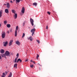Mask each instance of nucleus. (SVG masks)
<instances>
[{
  "mask_svg": "<svg viewBox=\"0 0 77 77\" xmlns=\"http://www.w3.org/2000/svg\"><path fill=\"white\" fill-rule=\"evenodd\" d=\"M6 37V32L4 31H3L2 33V37L4 39Z\"/></svg>",
  "mask_w": 77,
  "mask_h": 77,
  "instance_id": "nucleus-1",
  "label": "nucleus"
},
{
  "mask_svg": "<svg viewBox=\"0 0 77 77\" xmlns=\"http://www.w3.org/2000/svg\"><path fill=\"white\" fill-rule=\"evenodd\" d=\"M18 26H17L16 28V30L15 32V36L17 37V31H18Z\"/></svg>",
  "mask_w": 77,
  "mask_h": 77,
  "instance_id": "nucleus-2",
  "label": "nucleus"
},
{
  "mask_svg": "<svg viewBox=\"0 0 77 77\" xmlns=\"http://www.w3.org/2000/svg\"><path fill=\"white\" fill-rule=\"evenodd\" d=\"M30 22L32 26H33L34 25L33 23H34V20L32 18L30 19Z\"/></svg>",
  "mask_w": 77,
  "mask_h": 77,
  "instance_id": "nucleus-3",
  "label": "nucleus"
},
{
  "mask_svg": "<svg viewBox=\"0 0 77 77\" xmlns=\"http://www.w3.org/2000/svg\"><path fill=\"white\" fill-rule=\"evenodd\" d=\"M10 54V53H9V51H6L5 53V54L6 56H9V55Z\"/></svg>",
  "mask_w": 77,
  "mask_h": 77,
  "instance_id": "nucleus-4",
  "label": "nucleus"
},
{
  "mask_svg": "<svg viewBox=\"0 0 77 77\" xmlns=\"http://www.w3.org/2000/svg\"><path fill=\"white\" fill-rule=\"evenodd\" d=\"M3 43L4 44V47H6V45H7V44H8V42H3Z\"/></svg>",
  "mask_w": 77,
  "mask_h": 77,
  "instance_id": "nucleus-5",
  "label": "nucleus"
},
{
  "mask_svg": "<svg viewBox=\"0 0 77 77\" xmlns=\"http://www.w3.org/2000/svg\"><path fill=\"white\" fill-rule=\"evenodd\" d=\"M25 11V8H24V7H23L21 10V12L22 13L24 14V13Z\"/></svg>",
  "mask_w": 77,
  "mask_h": 77,
  "instance_id": "nucleus-6",
  "label": "nucleus"
},
{
  "mask_svg": "<svg viewBox=\"0 0 77 77\" xmlns=\"http://www.w3.org/2000/svg\"><path fill=\"white\" fill-rule=\"evenodd\" d=\"M35 30L36 29L35 28H34L33 29H32L31 30V32H32V33H35Z\"/></svg>",
  "mask_w": 77,
  "mask_h": 77,
  "instance_id": "nucleus-7",
  "label": "nucleus"
},
{
  "mask_svg": "<svg viewBox=\"0 0 77 77\" xmlns=\"http://www.w3.org/2000/svg\"><path fill=\"white\" fill-rule=\"evenodd\" d=\"M13 42V40H11L9 43V46H11L12 45V43Z\"/></svg>",
  "mask_w": 77,
  "mask_h": 77,
  "instance_id": "nucleus-8",
  "label": "nucleus"
},
{
  "mask_svg": "<svg viewBox=\"0 0 77 77\" xmlns=\"http://www.w3.org/2000/svg\"><path fill=\"white\" fill-rule=\"evenodd\" d=\"M7 7L8 9H9L10 8V4H9V3H8L7 4Z\"/></svg>",
  "mask_w": 77,
  "mask_h": 77,
  "instance_id": "nucleus-9",
  "label": "nucleus"
},
{
  "mask_svg": "<svg viewBox=\"0 0 77 77\" xmlns=\"http://www.w3.org/2000/svg\"><path fill=\"white\" fill-rule=\"evenodd\" d=\"M5 13H6V14H8V13H9V10H8V9H5Z\"/></svg>",
  "mask_w": 77,
  "mask_h": 77,
  "instance_id": "nucleus-10",
  "label": "nucleus"
},
{
  "mask_svg": "<svg viewBox=\"0 0 77 77\" xmlns=\"http://www.w3.org/2000/svg\"><path fill=\"white\" fill-rule=\"evenodd\" d=\"M2 14H3V11L1 10L0 11V18L2 17Z\"/></svg>",
  "mask_w": 77,
  "mask_h": 77,
  "instance_id": "nucleus-11",
  "label": "nucleus"
},
{
  "mask_svg": "<svg viewBox=\"0 0 77 77\" xmlns=\"http://www.w3.org/2000/svg\"><path fill=\"white\" fill-rule=\"evenodd\" d=\"M14 14L15 15L13 16V17L14 18H15V19H16L17 18V14L15 13Z\"/></svg>",
  "mask_w": 77,
  "mask_h": 77,
  "instance_id": "nucleus-12",
  "label": "nucleus"
},
{
  "mask_svg": "<svg viewBox=\"0 0 77 77\" xmlns=\"http://www.w3.org/2000/svg\"><path fill=\"white\" fill-rule=\"evenodd\" d=\"M1 55L2 57H5V59H6V55H5V54H1Z\"/></svg>",
  "mask_w": 77,
  "mask_h": 77,
  "instance_id": "nucleus-13",
  "label": "nucleus"
},
{
  "mask_svg": "<svg viewBox=\"0 0 77 77\" xmlns=\"http://www.w3.org/2000/svg\"><path fill=\"white\" fill-rule=\"evenodd\" d=\"M19 61H20V63H21V62H22V60H21V59H20V58L19 59H18L17 61V63H18V62H19Z\"/></svg>",
  "mask_w": 77,
  "mask_h": 77,
  "instance_id": "nucleus-14",
  "label": "nucleus"
},
{
  "mask_svg": "<svg viewBox=\"0 0 77 77\" xmlns=\"http://www.w3.org/2000/svg\"><path fill=\"white\" fill-rule=\"evenodd\" d=\"M0 52L1 53H5V51L3 49H1L0 50Z\"/></svg>",
  "mask_w": 77,
  "mask_h": 77,
  "instance_id": "nucleus-15",
  "label": "nucleus"
},
{
  "mask_svg": "<svg viewBox=\"0 0 77 77\" xmlns=\"http://www.w3.org/2000/svg\"><path fill=\"white\" fill-rule=\"evenodd\" d=\"M16 44H17V45H20V43L18 41H17L16 42Z\"/></svg>",
  "mask_w": 77,
  "mask_h": 77,
  "instance_id": "nucleus-16",
  "label": "nucleus"
},
{
  "mask_svg": "<svg viewBox=\"0 0 77 77\" xmlns=\"http://www.w3.org/2000/svg\"><path fill=\"white\" fill-rule=\"evenodd\" d=\"M12 72H10V74L8 75V77H12Z\"/></svg>",
  "mask_w": 77,
  "mask_h": 77,
  "instance_id": "nucleus-17",
  "label": "nucleus"
},
{
  "mask_svg": "<svg viewBox=\"0 0 77 77\" xmlns=\"http://www.w3.org/2000/svg\"><path fill=\"white\" fill-rule=\"evenodd\" d=\"M33 6H37V3L36 2H34L33 3Z\"/></svg>",
  "mask_w": 77,
  "mask_h": 77,
  "instance_id": "nucleus-18",
  "label": "nucleus"
},
{
  "mask_svg": "<svg viewBox=\"0 0 77 77\" xmlns=\"http://www.w3.org/2000/svg\"><path fill=\"white\" fill-rule=\"evenodd\" d=\"M11 12H13V13H14V14H15L16 12V11H15L14 10H11Z\"/></svg>",
  "mask_w": 77,
  "mask_h": 77,
  "instance_id": "nucleus-19",
  "label": "nucleus"
},
{
  "mask_svg": "<svg viewBox=\"0 0 77 77\" xmlns=\"http://www.w3.org/2000/svg\"><path fill=\"white\" fill-rule=\"evenodd\" d=\"M7 26L8 28L11 27V25L10 24H8L7 25Z\"/></svg>",
  "mask_w": 77,
  "mask_h": 77,
  "instance_id": "nucleus-20",
  "label": "nucleus"
},
{
  "mask_svg": "<svg viewBox=\"0 0 77 77\" xmlns=\"http://www.w3.org/2000/svg\"><path fill=\"white\" fill-rule=\"evenodd\" d=\"M16 3L17 4V3H20V0H16Z\"/></svg>",
  "mask_w": 77,
  "mask_h": 77,
  "instance_id": "nucleus-21",
  "label": "nucleus"
},
{
  "mask_svg": "<svg viewBox=\"0 0 77 77\" xmlns=\"http://www.w3.org/2000/svg\"><path fill=\"white\" fill-rule=\"evenodd\" d=\"M14 67H16V68H17V64L15 63L14 66Z\"/></svg>",
  "mask_w": 77,
  "mask_h": 77,
  "instance_id": "nucleus-22",
  "label": "nucleus"
},
{
  "mask_svg": "<svg viewBox=\"0 0 77 77\" xmlns=\"http://www.w3.org/2000/svg\"><path fill=\"white\" fill-rule=\"evenodd\" d=\"M29 39L31 41H32V36L29 37Z\"/></svg>",
  "mask_w": 77,
  "mask_h": 77,
  "instance_id": "nucleus-23",
  "label": "nucleus"
},
{
  "mask_svg": "<svg viewBox=\"0 0 77 77\" xmlns=\"http://www.w3.org/2000/svg\"><path fill=\"white\" fill-rule=\"evenodd\" d=\"M37 56L36 57V59L37 60H38V57H39V55L38 54H37Z\"/></svg>",
  "mask_w": 77,
  "mask_h": 77,
  "instance_id": "nucleus-24",
  "label": "nucleus"
},
{
  "mask_svg": "<svg viewBox=\"0 0 77 77\" xmlns=\"http://www.w3.org/2000/svg\"><path fill=\"white\" fill-rule=\"evenodd\" d=\"M36 41H37V42L38 44H39L40 43V42L39 40L37 39L36 40Z\"/></svg>",
  "mask_w": 77,
  "mask_h": 77,
  "instance_id": "nucleus-25",
  "label": "nucleus"
},
{
  "mask_svg": "<svg viewBox=\"0 0 77 77\" xmlns=\"http://www.w3.org/2000/svg\"><path fill=\"white\" fill-rule=\"evenodd\" d=\"M4 24L6 25V24H7V22H6V21H4Z\"/></svg>",
  "mask_w": 77,
  "mask_h": 77,
  "instance_id": "nucleus-26",
  "label": "nucleus"
},
{
  "mask_svg": "<svg viewBox=\"0 0 77 77\" xmlns=\"http://www.w3.org/2000/svg\"><path fill=\"white\" fill-rule=\"evenodd\" d=\"M18 58H17V57L15 59V63H17V59Z\"/></svg>",
  "mask_w": 77,
  "mask_h": 77,
  "instance_id": "nucleus-27",
  "label": "nucleus"
},
{
  "mask_svg": "<svg viewBox=\"0 0 77 77\" xmlns=\"http://www.w3.org/2000/svg\"><path fill=\"white\" fill-rule=\"evenodd\" d=\"M25 36V33H23V35L22 36V38H24V37Z\"/></svg>",
  "mask_w": 77,
  "mask_h": 77,
  "instance_id": "nucleus-28",
  "label": "nucleus"
},
{
  "mask_svg": "<svg viewBox=\"0 0 77 77\" xmlns=\"http://www.w3.org/2000/svg\"><path fill=\"white\" fill-rule=\"evenodd\" d=\"M25 23H26V22L24 21L23 24V26H24V25H25Z\"/></svg>",
  "mask_w": 77,
  "mask_h": 77,
  "instance_id": "nucleus-29",
  "label": "nucleus"
},
{
  "mask_svg": "<svg viewBox=\"0 0 77 77\" xmlns=\"http://www.w3.org/2000/svg\"><path fill=\"white\" fill-rule=\"evenodd\" d=\"M30 66L31 67V68H33V65H30Z\"/></svg>",
  "mask_w": 77,
  "mask_h": 77,
  "instance_id": "nucleus-30",
  "label": "nucleus"
},
{
  "mask_svg": "<svg viewBox=\"0 0 77 77\" xmlns=\"http://www.w3.org/2000/svg\"><path fill=\"white\" fill-rule=\"evenodd\" d=\"M3 75H4V76H6V74H5V73H3Z\"/></svg>",
  "mask_w": 77,
  "mask_h": 77,
  "instance_id": "nucleus-31",
  "label": "nucleus"
},
{
  "mask_svg": "<svg viewBox=\"0 0 77 77\" xmlns=\"http://www.w3.org/2000/svg\"><path fill=\"white\" fill-rule=\"evenodd\" d=\"M16 56L17 57V58H18V56H19V54L18 53L17 54Z\"/></svg>",
  "mask_w": 77,
  "mask_h": 77,
  "instance_id": "nucleus-32",
  "label": "nucleus"
},
{
  "mask_svg": "<svg viewBox=\"0 0 77 77\" xmlns=\"http://www.w3.org/2000/svg\"><path fill=\"white\" fill-rule=\"evenodd\" d=\"M47 13H48V14L49 15H50V12H49V11L47 12Z\"/></svg>",
  "mask_w": 77,
  "mask_h": 77,
  "instance_id": "nucleus-33",
  "label": "nucleus"
},
{
  "mask_svg": "<svg viewBox=\"0 0 77 77\" xmlns=\"http://www.w3.org/2000/svg\"><path fill=\"white\" fill-rule=\"evenodd\" d=\"M35 34V33L34 32H32V35L33 36V35Z\"/></svg>",
  "mask_w": 77,
  "mask_h": 77,
  "instance_id": "nucleus-34",
  "label": "nucleus"
},
{
  "mask_svg": "<svg viewBox=\"0 0 77 77\" xmlns=\"http://www.w3.org/2000/svg\"><path fill=\"white\" fill-rule=\"evenodd\" d=\"M32 62L33 63H34V64H35V63H36L35 61H32Z\"/></svg>",
  "mask_w": 77,
  "mask_h": 77,
  "instance_id": "nucleus-35",
  "label": "nucleus"
},
{
  "mask_svg": "<svg viewBox=\"0 0 77 77\" xmlns=\"http://www.w3.org/2000/svg\"><path fill=\"white\" fill-rule=\"evenodd\" d=\"M46 29H48V26H46Z\"/></svg>",
  "mask_w": 77,
  "mask_h": 77,
  "instance_id": "nucleus-36",
  "label": "nucleus"
},
{
  "mask_svg": "<svg viewBox=\"0 0 77 77\" xmlns=\"http://www.w3.org/2000/svg\"><path fill=\"white\" fill-rule=\"evenodd\" d=\"M28 61V60L26 59L25 60V62H27Z\"/></svg>",
  "mask_w": 77,
  "mask_h": 77,
  "instance_id": "nucleus-37",
  "label": "nucleus"
},
{
  "mask_svg": "<svg viewBox=\"0 0 77 77\" xmlns=\"http://www.w3.org/2000/svg\"><path fill=\"white\" fill-rule=\"evenodd\" d=\"M1 77H5V76H4L3 75H2V76Z\"/></svg>",
  "mask_w": 77,
  "mask_h": 77,
  "instance_id": "nucleus-38",
  "label": "nucleus"
},
{
  "mask_svg": "<svg viewBox=\"0 0 77 77\" xmlns=\"http://www.w3.org/2000/svg\"><path fill=\"white\" fill-rule=\"evenodd\" d=\"M7 33H9V31H8L7 32Z\"/></svg>",
  "mask_w": 77,
  "mask_h": 77,
  "instance_id": "nucleus-39",
  "label": "nucleus"
},
{
  "mask_svg": "<svg viewBox=\"0 0 77 77\" xmlns=\"http://www.w3.org/2000/svg\"><path fill=\"white\" fill-rule=\"evenodd\" d=\"M2 59V57L0 55V59Z\"/></svg>",
  "mask_w": 77,
  "mask_h": 77,
  "instance_id": "nucleus-40",
  "label": "nucleus"
},
{
  "mask_svg": "<svg viewBox=\"0 0 77 77\" xmlns=\"http://www.w3.org/2000/svg\"><path fill=\"white\" fill-rule=\"evenodd\" d=\"M10 2L11 3H13V2H12V1H10Z\"/></svg>",
  "mask_w": 77,
  "mask_h": 77,
  "instance_id": "nucleus-41",
  "label": "nucleus"
},
{
  "mask_svg": "<svg viewBox=\"0 0 77 77\" xmlns=\"http://www.w3.org/2000/svg\"><path fill=\"white\" fill-rule=\"evenodd\" d=\"M5 73L7 74H8V72H5Z\"/></svg>",
  "mask_w": 77,
  "mask_h": 77,
  "instance_id": "nucleus-42",
  "label": "nucleus"
},
{
  "mask_svg": "<svg viewBox=\"0 0 77 77\" xmlns=\"http://www.w3.org/2000/svg\"><path fill=\"white\" fill-rule=\"evenodd\" d=\"M40 66H42V65H40V64H38Z\"/></svg>",
  "mask_w": 77,
  "mask_h": 77,
  "instance_id": "nucleus-43",
  "label": "nucleus"
},
{
  "mask_svg": "<svg viewBox=\"0 0 77 77\" xmlns=\"http://www.w3.org/2000/svg\"><path fill=\"white\" fill-rule=\"evenodd\" d=\"M4 5H6V4H4Z\"/></svg>",
  "mask_w": 77,
  "mask_h": 77,
  "instance_id": "nucleus-44",
  "label": "nucleus"
},
{
  "mask_svg": "<svg viewBox=\"0 0 77 77\" xmlns=\"http://www.w3.org/2000/svg\"><path fill=\"white\" fill-rule=\"evenodd\" d=\"M1 27V24L0 23V27Z\"/></svg>",
  "mask_w": 77,
  "mask_h": 77,
  "instance_id": "nucleus-45",
  "label": "nucleus"
},
{
  "mask_svg": "<svg viewBox=\"0 0 77 77\" xmlns=\"http://www.w3.org/2000/svg\"><path fill=\"white\" fill-rule=\"evenodd\" d=\"M31 62H33L32 61V60H31Z\"/></svg>",
  "mask_w": 77,
  "mask_h": 77,
  "instance_id": "nucleus-46",
  "label": "nucleus"
},
{
  "mask_svg": "<svg viewBox=\"0 0 77 77\" xmlns=\"http://www.w3.org/2000/svg\"><path fill=\"white\" fill-rule=\"evenodd\" d=\"M20 0V1H22V0Z\"/></svg>",
  "mask_w": 77,
  "mask_h": 77,
  "instance_id": "nucleus-47",
  "label": "nucleus"
},
{
  "mask_svg": "<svg viewBox=\"0 0 77 77\" xmlns=\"http://www.w3.org/2000/svg\"><path fill=\"white\" fill-rule=\"evenodd\" d=\"M15 0H14V1H15Z\"/></svg>",
  "mask_w": 77,
  "mask_h": 77,
  "instance_id": "nucleus-48",
  "label": "nucleus"
},
{
  "mask_svg": "<svg viewBox=\"0 0 77 77\" xmlns=\"http://www.w3.org/2000/svg\"><path fill=\"white\" fill-rule=\"evenodd\" d=\"M29 6H30V5H29Z\"/></svg>",
  "mask_w": 77,
  "mask_h": 77,
  "instance_id": "nucleus-49",
  "label": "nucleus"
}]
</instances>
